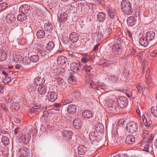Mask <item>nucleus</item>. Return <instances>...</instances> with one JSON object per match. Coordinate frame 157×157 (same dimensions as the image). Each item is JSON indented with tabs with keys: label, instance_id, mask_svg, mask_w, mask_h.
Masks as SVG:
<instances>
[{
	"label": "nucleus",
	"instance_id": "1",
	"mask_svg": "<svg viewBox=\"0 0 157 157\" xmlns=\"http://www.w3.org/2000/svg\"><path fill=\"white\" fill-rule=\"evenodd\" d=\"M122 11L125 14H130L132 12L131 4L126 0H123L121 2Z\"/></svg>",
	"mask_w": 157,
	"mask_h": 157
},
{
	"label": "nucleus",
	"instance_id": "2",
	"mask_svg": "<svg viewBox=\"0 0 157 157\" xmlns=\"http://www.w3.org/2000/svg\"><path fill=\"white\" fill-rule=\"evenodd\" d=\"M37 51L38 52V54L40 57L41 61L48 59L49 58V56L48 55V52L43 49L41 47L37 48Z\"/></svg>",
	"mask_w": 157,
	"mask_h": 157
},
{
	"label": "nucleus",
	"instance_id": "3",
	"mask_svg": "<svg viewBox=\"0 0 157 157\" xmlns=\"http://www.w3.org/2000/svg\"><path fill=\"white\" fill-rule=\"evenodd\" d=\"M138 127L137 123L131 121L127 125L126 129L129 132L133 133L137 131Z\"/></svg>",
	"mask_w": 157,
	"mask_h": 157
},
{
	"label": "nucleus",
	"instance_id": "4",
	"mask_svg": "<svg viewBox=\"0 0 157 157\" xmlns=\"http://www.w3.org/2000/svg\"><path fill=\"white\" fill-rule=\"evenodd\" d=\"M127 98L124 97H120L117 100V105L121 111L124 109L127 104Z\"/></svg>",
	"mask_w": 157,
	"mask_h": 157
},
{
	"label": "nucleus",
	"instance_id": "5",
	"mask_svg": "<svg viewBox=\"0 0 157 157\" xmlns=\"http://www.w3.org/2000/svg\"><path fill=\"white\" fill-rule=\"evenodd\" d=\"M107 105L109 109L112 111L114 112L115 113H118L120 112L121 111L117 105L116 106V104L113 101H109L107 103Z\"/></svg>",
	"mask_w": 157,
	"mask_h": 157
},
{
	"label": "nucleus",
	"instance_id": "6",
	"mask_svg": "<svg viewBox=\"0 0 157 157\" xmlns=\"http://www.w3.org/2000/svg\"><path fill=\"white\" fill-rule=\"evenodd\" d=\"M106 79L108 82L111 84H114L116 83L119 79L118 77L110 74L107 75Z\"/></svg>",
	"mask_w": 157,
	"mask_h": 157
},
{
	"label": "nucleus",
	"instance_id": "7",
	"mask_svg": "<svg viewBox=\"0 0 157 157\" xmlns=\"http://www.w3.org/2000/svg\"><path fill=\"white\" fill-rule=\"evenodd\" d=\"M50 86L52 87L49 85L48 86H39L38 89V92L39 94L42 95H44L47 92H49L50 90H48V89L49 87Z\"/></svg>",
	"mask_w": 157,
	"mask_h": 157
},
{
	"label": "nucleus",
	"instance_id": "8",
	"mask_svg": "<svg viewBox=\"0 0 157 157\" xmlns=\"http://www.w3.org/2000/svg\"><path fill=\"white\" fill-rule=\"evenodd\" d=\"M143 121L144 123V124L146 127L148 128H150L151 127V125L152 124V121L150 120H148L149 121L147 122V114L145 115H143L142 116ZM148 120H149V118H148Z\"/></svg>",
	"mask_w": 157,
	"mask_h": 157
},
{
	"label": "nucleus",
	"instance_id": "9",
	"mask_svg": "<svg viewBox=\"0 0 157 157\" xmlns=\"http://www.w3.org/2000/svg\"><path fill=\"white\" fill-rule=\"evenodd\" d=\"M6 21L9 24H12L16 21V18L14 14L12 13L8 14L6 17Z\"/></svg>",
	"mask_w": 157,
	"mask_h": 157
},
{
	"label": "nucleus",
	"instance_id": "10",
	"mask_svg": "<svg viewBox=\"0 0 157 157\" xmlns=\"http://www.w3.org/2000/svg\"><path fill=\"white\" fill-rule=\"evenodd\" d=\"M49 92V95L48 96V99L51 102H53L57 99V95L55 92Z\"/></svg>",
	"mask_w": 157,
	"mask_h": 157
},
{
	"label": "nucleus",
	"instance_id": "11",
	"mask_svg": "<svg viewBox=\"0 0 157 157\" xmlns=\"http://www.w3.org/2000/svg\"><path fill=\"white\" fill-rule=\"evenodd\" d=\"M146 37L148 40L151 41L155 39V32L153 31H148L146 34Z\"/></svg>",
	"mask_w": 157,
	"mask_h": 157
},
{
	"label": "nucleus",
	"instance_id": "12",
	"mask_svg": "<svg viewBox=\"0 0 157 157\" xmlns=\"http://www.w3.org/2000/svg\"><path fill=\"white\" fill-rule=\"evenodd\" d=\"M113 52L117 54H120L122 51V49L121 48V46L120 45L115 44L112 46Z\"/></svg>",
	"mask_w": 157,
	"mask_h": 157
},
{
	"label": "nucleus",
	"instance_id": "13",
	"mask_svg": "<svg viewBox=\"0 0 157 157\" xmlns=\"http://www.w3.org/2000/svg\"><path fill=\"white\" fill-rule=\"evenodd\" d=\"M70 68L73 72H78L81 68V66L78 63H73L71 64Z\"/></svg>",
	"mask_w": 157,
	"mask_h": 157
},
{
	"label": "nucleus",
	"instance_id": "14",
	"mask_svg": "<svg viewBox=\"0 0 157 157\" xmlns=\"http://www.w3.org/2000/svg\"><path fill=\"white\" fill-rule=\"evenodd\" d=\"M82 121L78 119H75L73 121V125L76 129H79L82 125Z\"/></svg>",
	"mask_w": 157,
	"mask_h": 157
},
{
	"label": "nucleus",
	"instance_id": "15",
	"mask_svg": "<svg viewBox=\"0 0 157 157\" xmlns=\"http://www.w3.org/2000/svg\"><path fill=\"white\" fill-rule=\"evenodd\" d=\"M125 141L126 144H132L135 142L134 136L132 135H128L126 138Z\"/></svg>",
	"mask_w": 157,
	"mask_h": 157
},
{
	"label": "nucleus",
	"instance_id": "16",
	"mask_svg": "<svg viewBox=\"0 0 157 157\" xmlns=\"http://www.w3.org/2000/svg\"><path fill=\"white\" fill-rule=\"evenodd\" d=\"M77 106L74 104H70L67 108V111L69 113H74L76 111Z\"/></svg>",
	"mask_w": 157,
	"mask_h": 157
},
{
	"label": "nucleus",
	"instance_id": "17",
	"mask_svg": "<svg viewBox=\"0 0 157 157\" xmlns=\"http://www.w3.org/2000/svg\"><path fill=\"white\" fill-rule=\"evenodd\" d=\"M70 40L73 42H77L78 39V36L76 33L73 32L69 35Z\"/></svg>",
	"mask_w": 157,
	"mask_h": 157
},
{
	"label": "nucleus",
	"instance_id": "18",
	"mask_svg": "<svg viewBox=\"0 0 157 157\" xmlns=\"http://www.w3.org/2000/svg\"><path fill=\"white\" fill-rule=\"evenodd\" d=\"M106 17L105 13L103 12H100L97 15V19L100 22H101L104 21Z\"/></svg>",
	"mask_w": 157,
	"mask_h": 157
},
{
	"label": "nucleus",
	"instance_id": "19",
	"mask_svg": "<svg viewBox=\"0 0 157 157\" xmlns=\"http://www.w3.org/2000/svg\"><path fill=\"white\" fill-rule=\"evenodd\" d=\"M29 6L26 5L21 6L19 8V11L23 13H27L29 11Z\"/></svg>",
	"mask_w": 157,
	"mask_h": 157
},
{
	"label": "nucleus",
	"instance_id": "20",
	"mask_svg": "<svg viewBox=\"0 0 157 157\" xmlns=\"http://www.w3.org/2000/svg\"><path fill=\"white\" fill-rule=\"evenodd\" d=\"M144 37H141L139 41L140 44L142 46L144 47H147L148 45V42Z\"/></svg>",
	"mask_w": 157,
	"mask_h": 157
},
{
	"label": "nucleus",
	"instance_id": "21",
	"mask_svg": "<svg viewBox=\"0 0 157 157\" xmlns=\"http://www.w3.org/2000/svg\"><path fill=\"white\" fill-rule=\"evenodd\" d=\"M127 22L129 26H133L136 23L135 18L133 16L128 17L127 19Z\"/></svg>",
	"mask_w": 157,
	"mask_h": 157
},
{
	"label": "nucleus",
	"instance_id": "22",
	"mask_svg": "<svg viewBox=\"0 0 157 157\" xmlns=\"http://www.w3.org/2000/svg\"><path fill=\"white\" fill-rule=\"evenodd\" d=\"M78 152L79 154L83 155L86 151V148L82 145H80L78 148Z\"/></svg>",
	"mask_w": 157,
	"mask_h": 157
},
{
	"label": "nucleus",
	"instance_id": "23",
	"mask_svg": "<svg viewBox=\"0 0 157 157\" xmlns=\"http://www.w3.org/2000/svg\"><path fill=\"white\" fill-rule=\"evenodd\" d=\"M107 11L108 13V15L111 18H113L114 17L116 13L115 10L112 9L110 7H108L107 8Z\"/></svg>",
	"mask_w": 157,
	"mask_h": 157
},
{
	"label": "nucleus",
	"instance_id": "24",
	"mask_svg": "<svg viewBox=\"0 0 157 157\" xmlns=\"http://www.w3.org/2000/svg\"><path fill=\"white\" fill-rule=\"evenodd\" d=\"M82 116L86 118H90L92 116V113L91 111L88 110H84L82 113Z\"/></svg>",
	"mask_w": 157,
	"mask_h": 157
},
{
	"label": "nucleus",
	"instance_id": "25",
	"mask_svg": "<svg viewBox=\"0 0 157 157\" xmlns=\"http://www.w3.org/2000/svg\"><path fill=\"white\" fill-rule=\"evenodd\" d=\"M7 57L6 53L4 50H0V61H2L6 59Z\"/></svg>",
	"mask_w": 157,
	"mask_h": 157
},
{
	"label": "nucleus",
	"instance_id": "26",
	"mask_svg": "<svg viewBox=\"0 0 157 157\" xmlns=\"http://www.w3.org/2000/svg\"><path fill=\"white\" fill-rule=\"evenodd\" d=\"M92 76H90V77H87L86 80V82L87 84H89L90 86H91V88H94V85H95V84L93 82V81L91 78H92Z\"/></svg>",
	"mask_w": 157,
	"mask_h": 157
},
{
	"label": "nucleus",
	"instance_id": "27",
	"mask_svg": "<svg viewBox=\"0 0 157 157\" xmlns=\"http://www.w3.org/2000/svg\"><path fill=\"white\" fill-rule=\"evenodd\" d=\"M67 58L64 56H60L57 59V63L58 64H63L66 63Z\"/></svg>",
	"mask_w": 157,
	"mask_h": 157
},
{
	"label": "nucleus",
	"instance_id": "28",
	"mask_svg": "<svg viewBox=\"0 0 157 157\" xmlns=\"http://www.w3.org/2000/svg\"><path fill=\"white\" fill-rule=\"evenodd\" d=\"M67 14L64 12L60 14L59 19L58 20L60 22H65L67 21Z\"/></svg>",
	"mask_w": 157,
	"mask_h": 157
},
{
	"label": "nucleus",
	"instance_id": "29",
	"mask_svg": "<svg viewBox=\"0 0 157 157\" xmlns=\"http://www.w3.org/2000/svg\"><path fill=\"white\" fill-rule=\"evenodd\" d=\"M27 15L24 13L19 14L17 16V19L18 20L20 21H23L27 19Z\"/></svg>",
	"mask_w": 157,
	"mask_h": 157
},
{
	"label": "nucleus",
	"instance_id": "30",
	"mask_svg": "<svg viewBox=\"0 0 157 157\" xmlns=\"http://www.w3.org/2000/svg\"><path fill=\"white\" fill-rule=\"evenodd\" d=\"M76 81V80L74 76V73H71L69 75L68 80V82L72 84L73 83V82H75Z\"/></svg>",
	"mask_w": 157,
	"mask_h": 157
},
{
	"label": "nucleus",
	"instance_id": "31",
	"mask_svg": "<svg viewBox=\"0 0 157 157\" xmlns=\"http://www.w3.org/2000/svg\"><path fill=\"white\" fill-rule=\"evenodd\" d=\"M41 107L40 105H34L33 107V108L32 109L31 111L36 113H37L38 112L41 110Z\"/></svg>",
	"mask_w": 157,
	"mask_h": 157
},
{
	"label": "nucleus",
	"instance_id": "32",
	"mask_svg": "<svg viewBox=\"0 0 157 157\" xmlns=\"http://www.w3.org/2000/svg\"><path fill=\"white\" fill-rule=\"evenodd\" d=\"M42 79L41 77H37L34 80V84L35 86H38L42 84Z\"/></svg>",
	"mask_w": 157,
	"mask_h": 157
},
{
	"label": "nucleus",
	"instance_id": "33",
	"mask_svg": "<svg viewBox=\"0 0 157 157\" xmlns=\"http://www.w3.org/2000/svg\"><path fill=\"white\" fill-rule=\"evenodd\" d=\"M36 36L39 39L43 38L45 36V33L43 30H39L36 33Z\"/></svg>",
	"mask_w": 157,
	"mask_h": 157
},
{
	"label": "nucleus",
	"instance_id": "34",
	"mask_svg": "<svg viewBox=\"0 0 157 157\" xmlns=\"http://www.w3.org/2000/svg\"><path fill=\"white\" fill-rule=\"evenodd\" d=\"M27 87L29 92H32L33 93L34 91H35L36 89V86L34 84H33L28 85Z\"/></svg>",
	"mask_w": 157,
	"mask_h": 157
},
{
	"label": "nucleus",
	"instance_id": "35",
	"mask_svg": "<svg viewBox=\"0 0 157 157\" xmlns=\"http://www.w3.org/2000/svg\"><path fill=\"white\" fill-rule=\"evenodd\" d=\"M22 65H28L30 63V60L29 57L25 56L22 59Z\"/></svg>",
	"mask_w": 157,
	"mask_h": 157
},
{
	"label": "nucleus",
	"instance_id": "36",
	"mask_svg": "<svg viewBox=\"0 0 157 157\" xmlns=\"http://www.w3.org/2000/svg\"><path fill=\"white\" fill-rule=\"evenodd\" d=\"M30 59V61H31L33 62L36 63L40 59L38 54H37V55H33L31 56Z\"/></svg>",
	"mask_w": 157,
	"mask_h": 157
},
{
	"label": "nucleus",
	"instance_id": "37",
	"mask_svg": "<svg viewBox=\"0 0 157 157\" xmlns=\"http://www.w3.org/2000/svg\"><path fill=\"white\" fill-rule=\"evenodd\" d=\"M54 47V44L52 41H50L48 42L46 47V49L48 51L51 50L53 49Z\"/></svg>",
	"mask_w": 157,
	"mask_h": 157
},
{
	"label": "nucleus",
	"instance_id": "38",
	"mask_svg": "<svg viewBox=\"0 0 157 157\" xmlns=\"http://www.w3.org/2000/svg\"><path fill=\"white\" fill-rule=\"evenodd\" d=\"M63 134L64 136L71 138L72 136V132L71 131H65L63 132Z\"/></svg>",
	"mask_w": 157,
	"mask_h": 157
},
{
	"label": "nucleus",
	"instance_id": "39",
	"mask_svg": "<svg viewBox=\"0 0 157 157\" xmlns=\"http://www.w3.org/2000/svg\"><path fill=\"white\" fill-rule=\"evenodd\" d=\"M2 142L4 145L6 146L9 143V140L6 136H3L2 137Z\"/></svg>",
	"mask_w": 157,
	"mask_h": 157
},
{
	"label": "nucleus",
	"instance_id": "40",
	"mask_svg": "<svg viewBox=\"0 0 157 157\" xmlns=\"http://www.w3.org/2000/svg\"><path fill=\"white\" fill-rule=\"evenodd\" d=\"M151 113L153 115L157 117V106H153L151 109Z\"/></svg>",
	"mask_w": 157,
	"mask_h": 157
},
{
	"label": "nucleus",
	"instance_id": "41",
	"mask_svg": "<svg viewBox=\"0 0 157 157\" xmlns=\"http://www.w3.org/2000/svg\"><path fill=\"white\" fill-rule=\"evenodd\" d=\"M94 133H92L89 134V139L91 141H94L97 139V137L94 136Z\"/></svg>",
	"mask_w": 157,
	"mask_h": 157
},
{
	"label": "nucleus",
	"instance_id": "42",
	"mask_svg": "<svg viewBox=\"0 0 157 157\" xmlns=\"http://www.w3.org/2000/svg\"><path fill=\"white\" fill-rule=\"evenodd\" d=\"M11 81V78L10 76H6L2 80V82L5 84L10 82Z\"/></svg>",
	"mask_w": 157,
	"mask_h": 157
},
{
	"label": "nucleus",
	"instance_id": "43",
	"mask_svg": "<svg viewBox=\"0 0 157 157\" xmlns=\"http://www.w3.org/2000/svg\"><path fill=\"white\" fill-rule=\"evenodd\" d=\"M92 69L90 65H85L83 68V70L86 72H90Z\"/></svg>",
	"mask_w": 157,
	"mask_h": 157
},
{
	"label": "nucleus",
	"instance_id": "44",
	"mask_svg": "<svg viewBox=\"0 0 157 157\" xmlns=\"http://www.w3.org/2000/svg\"><path fill=\"white\" fill-rule=\"evenodd\" d=\"M90 59V58L89 56L88 55H86L83 58H82L81 61L82 63H86Z\"/></svg>",
	"mask_w": 157,
	"mask_h": 157
},
{
	"label": "nucleus",
	"instance_id": "45",
	"mask_svg": "<svg viewBox=\"0 0 157 157\" xmlns=\"http://www.w3.org/2000/svg\"><path fill=\"white\" fill-rule=\"evenodd\" d=\"M7 5L6 3H2L0 4V11H1L5 9L7 7Z\"/></svg>",
	"mask_w": 157,
	"mask_h": 157
},
{
	"label": "nucleus",
	"instance_id": "46",
	"mask_svg": "<svg viewBox=\"0 0 157 157\" xmlns=\"http://www.w3.org/2000/svg\"><path fill=\"white\" fill-rule=\"evenodd\" d=\"M72 95L75 98H77L80 97V94L79 92H74L72 93Z\"/></svg>",
	"mask_w": 157,
	"mask_h": 157
},
{
	"label": "nucleus",
	"instance_id": "47",
	"mask_svg": "<svg viewBox=\"0 0 157 157\" xmlns=\"http://www.w3.org/2000/svg\"><path fill=\"white\" fill-rule=\"evenodd\" d=\"M72 99L71 98H69L66 99L64 101V104H69L72 101Z\"/></svg>",
	"mask_w": 157,
	"mask_h": 157
},
{
	"label": "nucleus",
	"instance_id": "48",
	"mask_svg": "<svg viewBox=\"0 0 157 157\" xmlns=\"http://www.w3.org/2000/svg\"><path fill=\"white\" fill-rule=\"evenodd\" d=\"M103 61L102 65L103 67H107L110 64V62L109 61L104 60Z\"/></svg>",
	"mask_w": 157,
	"mask_h": 157
},
{
	"label": "nucleus",
	"instance_id": "49",
	"mask_svg": "<svg viewBox=\"0 0 157 157\" xmlns=\"http://www.w3.org/2000/svg\"><path fill=\"white\" fill-rule=\"evenodd\" d=\"M72 7V6L70 4L64 7V10H66V11H69L70 10Z\"/></svg>",
	"mask_w": 157,
	"mask_h": 157
},
{
	"label": "nucleus",
	"instance_id": "50",
	"mask_svg": "<svg viewBox=\"0 0 157 157\" xmlns=\"http://www.w3.org/2000/svg\"><path fill=\"white\" fill-rule=\"evenodd\" d=\"M97 39V40L99 41L102 38V36L101 33H98L97 35L95 36Z\"/></svg>",
	"mask_w": 157,
	"mask_h": 157
},
{
	"label": "nucleus",
	"instance_id": "51",
	"mask_svg": "<svg viewBox=\"0 0 157 157\" xmlns=\"http://www.w3.org/2000/svg\"><path fill=\"white\" fill-rule=\"evenodd\" d=\"M44 29L48 31H51L52 29V26L48 25H44Z\"/></svg>",
	"mask_w": 157,
	"mask_h": 157
},
{
	"label": "nucleus",
	"instance_id": "52",
	"mask_svg": "<svg viewBox=\"0 0 157 157\" xmlns=\"http://www.w3.org/2000/svg\"><path fill=\"white\" fill-rule=\"evenodd\" d=\"M5 28L2 24L0 25V33L2 34L4 32Z\"/></svg>",
	"mask_w": 157,
	"mask_h": 157
},
{
	"label": "nucleus",
	"instance_id": "53",
	"mask_svg": "<svg viewBox=\"0 0 157 157\" xmlns=\"http://www.w3.org/2000/svg\"><path fill=\"white\" fill-rule=\"evenodd\" d=\"M153 135L152 134L149 137L147 141V143L149 144L153 140Z\"/></svg>",
	"mask_w": 157,
	"mask_h": 157
},
{
	"label": "nucleus",
	"instance_id": "54",
	"mask_svg": "<svg viewBox=\"0 0 157 157\" xmlns=\"http://www.w3.org/2000/svg\"><path fill=\"white\" fill-rule=\"evenodd\" d=\"M19 56H16L14 58V61L17 62V63H20L21 62L20 60H19Z\"/></svg>",
	"mask_w": 157,
	"mask_h": 157
},
{
	"label": "nucleus",
	"instance_id": "55",
	"mask_svg": "<svg viewBox=\"0 0 157 157\" xmlns=\"http://www.w3.org/2000/svg\"><path fill=\"white\" fill-rule=\"evenodd\" d=\"M28 150V149H26L25 151H24L23 149L21 150V152H22V155L24 156H27L28 155V151H27Z\"/></svg>",
	"mask_w": 157,
	"mask_h": 157
},
{
	"label": "nucleus",
	"instance_id": "56",
	"mask_svg": "<svg viewBox=\"0 0 157 157\" xmlns=\"http://www.w3.org/2000/svg\"><path fill=\"white\" fill-rule=\"evenodd\" d=\"M59 79H60V81H58L57 82H58V83H59V85L61 86H63V85L64 86V84H65V82H64L63 80L61 79V78H59Z\"/></svg>",
	"mask_w": 157,
	"mask_h": 157
},
{
	"label": "nucleus",
	"instance_id": "57",
	"mask_svg": "<svg viewBox=\"0 0 157 157\" xmlns=\"http://www.w3.org/2000/svg\"><path fill=\"white\" fill-rule=\"evenodd\" d=\"M23 67L22 64H17L16 65H15V67L17 69H19L21 67Z\"/></svg>",
	"mask_w": 157,
	"mask_h": 157
},
{
	"label": "nucleus",
	"instance_id": "58",
	"mask_svg": "<svg viewBox=\"0 0 157 157\" xmlns=\"http://www.w3.org/2000/svg\"><path fill=\"white\" fill-rule=\"evenodd\" d=\"M99 45V44H97L94 47V52L98 51V47Z\"/></svg>",
	"mask_w": 157,
	"mask_h": 157
},
{
	"label": "nucleus",
	"instance_id": "59",
	"mask_svg": "<svg viewBox=\"0 0 157 157\" xmlns=\"http://www.w3.org/2000/svg\"><path fill=\"white\" fill-rule=\"evenodd\" d=\"M14 121L16 123H19L20 122V120L19 118H14Z\"/></svg>",
	"mask_w": 157,
	"mask_h": 157
},
{
	"label": "nucleus",
	"instance_id": "60",
	"mask_svg": "<svg viewBox=\"0 0 157 157\" xmlns=\"http://www.w3.org/2000/svg\"><path fill=\"white\" fill-rule=\"evenodd\" d=\"M4 91V86H0V92L1 93H3Z\"/></svg>",
	"mask_w": 157,
	"mask_h": 157
},
{
	"label": "nucleus",
	"instance_id": "61",
	"mask_svg": "<svg viewBox=\"0 0 157 157\" xmlns=\"http://www.w3.org/2000/svg\"><path fill=\"white\" fill-rule=\"evenodd\" d=\"M19 130L20 128L19 127H18L15 129L14 130V132L15 134L16 135L18 134V132L19 131Z\"/></svg>",
	"mask_w": 157,
	"mask_h": 157
},
{
	"label": "nucleus",
	"instance_id": "62",
	"mask_svg": "<svg viewBox=\"0 0 157 157\" xmlns=\"http://www.w3.org/2000/svg\"><path fill=\"white\" fill-rule=\"evenodd\" d=\"M111 157H120V155L116 153H115L112 155Z\"/></svg>",
	"mask_w": 157,
	"mask_h": 157
},
{
	"label": "nucleus",
	"instance_id": "63",
	"mask_svg": "<svg viewBox=\"0 0 157 157\" xmlns=\"http://www.w3.org/2000/svg\"><path fill=\"white\" fill-rule=\"evenodd\" d=\"M54 106L56 107L59 109L61 106V105L59 103H56L55 104Z\"/></svg>",
	"mask_w": 157,
	"mask_h": 157
},
{
	"label": "nucleus",
	"instance_id": "64",
	"mask_svg": "<svg viewBox=\"0 0 157 157\" xmlns=\"http://www.w3.org/2000/svg\"><path fill=\"white\" fill-rule=\"evenodd\" d=\"M152 56L153 57L157 56V51H154L153 54L152 55Z\"/></svg>",
	"mask_w": 157,
	"mask_h": 157
}]
</instances>
